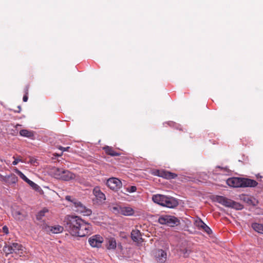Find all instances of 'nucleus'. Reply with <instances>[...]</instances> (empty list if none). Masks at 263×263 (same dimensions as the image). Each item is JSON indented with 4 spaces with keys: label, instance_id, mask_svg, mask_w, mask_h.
<instances>
[{
    "label": "nucleus",
    "instance_id": "32",
    "mask_svg": "<svg viewBox=\"0 0 263 263\" xmlns=\"http://www.w3.org/2000/svg\"><path fill=\"white\" fill-rule=\"evenodd\" d=\"M137 190V187L136 186H130L126 188V191L128 193H134L136 192Z\"/></svg>",
    "mask_w": 263,
    "mask_h": 263
},
{
    "label": "nucleus",
    "instance_id": "10",
    "mask_svg": "<svg viewBox=\"0 0 263 263\" xmlns=\"http://www.w3.org/2000/svg\"><path fill=\"white\" fill-rule=\"evenodd\" d=\"M227 184L233 187H239L242 186V178L237 177L230 178L227 180Z\"/></svg>",
    "mask_w": 263,
    "mask_h": 263
},
{
    "label": "nucleus",
    "instance_id": "11",
    "mask_svg": "<svg viewBox=\"0 0 263 263\" xmlns=\"http://www.w3.org/2000/svg\"><path fill=\"white\" fill-rule=\"evenodd\" d=\"M215 200L219 203L229 208H230L231 206H232V203H233L232 200L222 196H216L215 197Z\"/></svg>",
    "mask_w": 263,
    "mask_h": 263
},
{
    "label": "nucleus",
    "instance_id": "28",
    "mask_svg": "<svg viewBox=\"0 0 263 263\" xmlns=\"http://www.w3.org/2000/svg\"><path fill=\"white\" fill-rule=\"evenodd\" d=\"M230 208H234L236 210H239L242 209L243 206L241 204H240L238 202H236L234 201H233V203H232V206H231Z\"/></svg>",
    "mask_w": 263,
    "mask_h": 263
},
{
    "label": "nucleus",
    "instance_id": "22",
    "mask_svg": "<svg viewBox=\"0 0 263 263\" xmlns=\"http://www.w3.org/2000/svg\"><path fill=\"white\" fill-rule=\"evenodd\" d=\"M20 135L21 136L27 137L30 139H34V132L33 131L27 129H21L20 131Z\"/></svg>",
    "mask_w": 263,
    "mask_h": 263
},
{
    "label": "nucleus",
    "instance_id": "31",
    "mask_svg": "<svg viewBox=\"0 0 263 263\" xmlns=\"http://www.w3.org/2000/svg\"><path fill=\"white\" fill-rule=\"evenodd\" d=\"M27 183L29 184L32 187V189L35 190H37L39 186L36 184L34 182L31 181L30 180H28V181L27 182Z\"/></svg>",
    "mask_w": 263,
    "mask_h": 263
},
{
    "label": "nucleus",
    "instance_id": "39",
    "mask_svg": "<svg viewBox=\"0 0 263 263\" xmlns=\"http://www.w3.org/2000/svg\"><path fill=\"white\" fill-rule=\"evenodd\" d=\"M249 201H250V202H251V203H252V200H250V199H248V202L249 203Z\"/></svg>",
    "mask_w": 263,
    "mask_h": 263
},
{
    "label": "nucleus",
    "instance_id": "24",
    "mask_svg": "<svg viewBox=\"0 0 263 263\" xmlns=\"http://www.w3.org/2000/svg\"><path fill=\"white\" fill-rule=\"evenodd\" d=\"M50 231L55 234L59 233L62 232L63 231V227L60 226H56L54 227H48Z\"/></svg>",
    "mask_w": 263,
    "mask_h": 263
},
{
    "label": "nucleus",
    "instance_id": "21",
    "mask_svg": "<svg viewBox=\"0 0 263 263\" xmlns=\"http://www.w3.org/2000/svg\"><path fill=\"white\" fill-rule=\"evenodd\" d=\"M117 247V242L114 238L107 239L106 247L108 250L115 249Z\"/></svg>",
    "mask_w": 263,
    "mask_h": 263
},
{
    "label": "nucleus",
    "instance_id": "14",
    "mask_svg": "<svg viewBox=\"0 0 263 263\" xmlns=\"http://www.w3.org/2000/svg\"><path fill=\"white\" fill-rule=\"evenodd\" d=\"M196 226L208 234L212 233V231L211 229L201 219H199L195 221Z\"/></svg>",
    "mask_w": 263,
    "mask_h": 263
},
{
    "label": "nucleus",
    "instance_id": "6",
    "mask_svg": "<svg viewBox=\"0 0 263 263\" xmlns=\"http://www.w3.org/2000/svg\"><path fill=\"white\" fill-rule=\"evenodd\" d=\"M153 174L168 180L176 178L177 177L176 174L164 170H155L153 171Z\"/></svg>",
    "mask_w": 263,
    "mask_h": 263
},
{
    "label": "nucleus",
    "instance_id": "9",
    "mask_svg": "<svg viewBox=\"0 0 263 263\" xmlns=\"http://www.w3.org/2000/svg\"><path fill=\"white\" fill-rule=\"evenodd\" d=\"M153 254L157 261L158 262H163L166 259V253L162 249L155 250L153 252Z\"/></svg>",
    "mask_w": 263,
    "mask_h": 263
},
{
    "label": "nucleus",
    "instance_id": "18",
    "mask_svg": "<svg viewBox=\"0 0 263 263\" xmlns=\"http://www.w3.org/2000/svg\"><path fill=\"white\" fill-rule=\"evenodd\" d=\"M14 218L18 220H23L27 216V213L24 211H14L13 212Z\"/></svg>",
    "mask_w": 263,
    "mask_h": 263
},
{
    "label": "nucleus",
    "instance_id": "19",
    "mask_svg": "<svg viewBox=\"0 0 263 263\" xmlns=\"http://www.w3.org/2000/svg\"><path fill=\"white\" fill-rule=\"evenodd\" d=\"M103 149L105 151L106 154L111 156H119L120 155V153L115 151L113 147L109 146H105L103 147Z\"/></svg>",
    "mask_w": 263,
    "mask_h": 263
},
{
    "label": "nucleus",
    "instance_id": "37",
    "mask_svg": "<svg viewBox=\"0 0 263 263\" xmlns=\"http://www.w3.org/2000/svg\"><path fill=\"white\" fill-rule=\"evenodd\" d=\"M69 148H70V147H63L62 146H60L59 147V149L62 150L63 151H68Z\"/></svg>",
    "mask_w": 263,
    "mask_h": 263
},
{
    "label": "nucleus",
    "instance_id": "36",
    "mask_svg": "<svg viewBox=\"0 0 263 263\" xmlns=\"http://www.w3.org/2000/svg\"><path fill=\"white\" fill-rule=\"evenodd\" d=\"M30 162L31 164H33L34 165H36V163H37L36 160L35 159H30Z\"/></svg>",
    "mask_w": 263,
    "mask_h": 263
},
{
    "label": "nucleus",
    "instance_id": "1",
    "mask_svg": "<svg viewBox=\"0 0 263 263\" xmlns=\"http://www.w3.org/2000/svg\"><path fill=\"white\" fill-rule=\"evenodd\" d=\"M65 228L72 236L78 237H84L91 231V226L77 216L67 217Z\"/></svg>",
    "mask_w": 263,
    "mask_h": 263
},
{
    "label": "nucleus",
    "instance_id": "15",
    "mask_svg": "<svg viewBox=\"0 0 263 263\" xmlns=\"http://www.w3.org/2000/svg\"><path fill=\"white\" fill-rule=\"evenodd\" d=\"M93 193L97 199L100 201H104L106 199L105 194L101 191L100 187L98 186L93 189Z\"/></svg>",
    "mask_w": 263,
    "mask_h": 263
},
{
    "label": "nucleus",
    "instance_id": "5",
    "mask_svg": "<svg viewBox=\"0 0 263 263\" xmlns=\"http://www.w3.org/2000/svg\"><path fill=\"white\" fill-rule=\"evenodd\" d=\"M23 250V247L22 245L17 242L6 245L3 248V251L6 256L12 253L22 254Z\"/></svg>",
    "mask_w": 263,
    "mask_h": 263
},
{
    "label": "nucleus",
    "instance_id": "33",
    "mask_svg": "<svg viewBox=\"0 0 263 263\" xmlns=\"http://www.w3.org/2000/svg\"><path fill=\"white\" fill-rule=\"evenodd\" d=\"M13 159H14V160L12 162V164L13 165H17L19 162H22L21 159L15 158V157H13Z\"/></svg>",
    "mask_w": 263,
    "mask_h": 263
},
{
    "label": "nucleus",
    "instance_id": "20",
    "mask_svg": "<svg viewBox=\"0 0 263 263\" xmlns=\"http://www.w3.org/2000/svg\"><path fill=\"white\" fill-rule=\"evenodd\" d=\"M134 214V210L129 206H121L120 214L125 216H132Z\"/></svg>",
    "mask_w": 263,
    "mask_h": 263
},
{
    "label": "nucleus",
    "instance_id": "12",
    "mask_svg": "<svg viewBox=\"0 0 263 263\" xmlns=\"http://www.w3.org/2000/svg\"><path fill=\"white\" fill-rule=\"evenodd\" d=\"M178 205V201L172 197L166 196L164 206L168 208H174Z\"/></svg>",
    "mask_w": 263,
    "mask_h": 263
},
{
    "label": "nucleus",
    "instance_id": "4",
    "mask_svg": "<svg viewBox=\"0 0 263 263\" xmlns=\"http://www.w3.org/2000/svg\"><path fill=\"white\" fill-rule=\"evenodd\" d=\"M158 222L163 225L173 227L180 223V220L176 217L170 215H162L159 217Z\"/></svg>",
    "mask_w": 263,
    "mask_h": 263
},
{
    "label": "nucleus",
    "instance_id": "23",
    "mask_svg": "<svg viewBox=\"0 0 263 263\" xmlns=\"http://www.w3.org/2000/svg\"><path fill=\"white\" fill-rule=\"evenodd\" d=\"M17 176L13 174L6 177L5 179V181L9 184H15L17 181Z\"/></svg>",
    "mask_w": 263,
    "mask_h": 263
},
{
    "label": "nucleus",
    "instance_id": "13",
    "mask_svg": "<svg viewBox=\"0 0 263 263\" xmlns=\"http://www.w3.org/2000/svg\"><path fill=\"white\" fill-rule=\"evenodd\" d=\"M166 199V196L156 194L154 195L152 197V200L156 203L158 204L161 206H164L165 200Z\"/></svg>",
    "mask_w": 263,
    "mask_h": 263
},
{
    "label": "nucleus",
    "instance_id": "8",
    "mask_svg": "<svg viewBox=\"0 0 263 263\" xmlns=\"http://www.w3.org/2000/svg\"><path fill=\"white\" fill-rule=\"evenodd\" d=\"M104 241L103 238L99 235H95L88 239V242L93 248H100Z\"/></svg>",
    "mask_w": 263,
    "mask_h": 263
},
{
    "label": "nucleus",
    "instance_id": "35",
    "mask_svg": "<svg viewBox=\"0 0 263 263\" xmlns=\"http://www.w3.org/2000/svg\"><path fill=\"white\" fill-rule=\"evenodd\" d=\"M2 230L3 232L6 234H8L9 233V230L6 226H5L3 227Z\"/></svg>",
    "mask_w": 263,
    "mask_h": 263
},
{
    "label": "nucleus",
    "instance_id": "38",
    "mask_svg": "<svg viewBox=\"0 0 263 263\" xmlns=\"http://www.w3.org/2000/svg\"><path fill=\"white\" fill-rule=\"evenodd\" d=\"M17 108H18V109H17V110H15V112H20V111H21V106H17Z\"/></svg>",
    "mask_w": 263,
    "mask_h": 263
},
{
    "label": "nucleus",
    "instance_id": "2",
    "mask_svg": "<svg viewBox=\"0 0 263 263\" xmlns=\"http://www.w3.org/2000/svg\"><path fill=\"white\" fill-rule=\"evenodd\" d=\"M65 199L72 203V208L74 211L84 216H89L91 214V210L84 205L82 203L75 199H71L70 196H66Z\"/></svg>",
    "mask_w": 263,
    "mask_h": 263
},
{
    "label": "nucleus",
    "instance_id": "27",
    "mask_svg": "<svg viewBox=\"0 0 263 263\" xmlns=\"http://www.w3.org/2000/svg\"><path fill=\"white\" fill-rule=\"evenodd\" d=\"M47 212L48 210L46 209H44L42 211H40L36 215V219L37 220H41L43 217L45 216V214Z\"/></svg>",
    "mask_w": 263,
    "mask_h": 263
},
{
    "label": "nucleus",
    "instance_id": "16",
    "mask_svg": "<svg viewBox=\"0 0 263 263\" xmlns=\"http://www.w3.org/2000/svg\"><path fill=\"white\" fill-rule=\"evenodd\" d=\"M258 183L254 180L248 178H242L241 187H254L257 185Z\"/></svg>",
    "mask_w": 263,
    "mask_h": 263
},
{
    "label": "nucleus",
    "instance_id": "29",
    "mask_svg": "<svg viewBox=\"0 0 263 263\" xmlns=\"http://www.w3.org/2000/svg\"><path fill=\"white\" fill-rule=\"evenodd\" d=\"M16 173H17V174L23 180H24L25 182H27L28 181V180H29V179L22 172H21L20 171L18 170H16Z\"/></svg>",
    "mask_w": 263,
    "mask_h": 263
},
{
    "label": "nucleus",
    "instance_id": "30",
    "mask_svg": "<svg viewBox=\"0 0 263 263\" xmlns=\"http://www.w3.org/2000/svg\"><path fill=\"white\" fill-rule=\"evenodd\" d=\"M121 210V206L116 205L112 207L111 211L112 212L117 214H120V211Z\"/></svg>",
    "mask_w": 263,
    "mask_h": 263
},
{
    "label": "nucleus",
    "instance_id": "34",
    "mask_svg": "<svg viewBox=\"0 0 263 263\" xmlns=\"http://www.w3.org/2000/svg\"><path fill=\"white\" fill-rule=\"evenodd\" d=\"M28 91V88H26V95H25L24 96L23 98V100L24 102H27L28 100V96H27Z\"/></svg>",
    "mask_w": 263,
    "mask_h": 263
},
{
    "label": "nucleus",
    "instance_id": "25",
    "mask_svg": "<svg viewBox=\"0 0 263 263\" xmlns=\"http://www.w3.org/2000/svg\"><path fill=\"white\" fill-rule=\"evenodd\" d=\"M252 228L258 233H262L263 224L258 223H253L252 224Z\"/></svg>",
    "mask_w": 263,
    "mask_h": 263
},
{
    "label": "nucleus",
    "instance_id": "7",
    "mask_svg": "<svg viewBox=\"0 0 263 263\" xmlns=\"http://www.w3.org/2000/svg\"><path fill=\"white\" fill-rule=\"evenodd\" d=\"M107 186L114 191H118L122 186L121 181L117 178H110L107 180Z\"/></svg>",
    "mask_w": 263,
    "mask_h": 263
},
{
    "label": "nucleus",
    "instance_id": "26",
    "mask_svg": "<svg viewBox=\"0 0 263 263\" xmlns=\"http://www.w3.org/2000/svg\"><path fill=\"white\" fill-rule=\"evenodd\" d=\"M180 252L183 254L184 257H187L189 256L190 253L192 252V250L189 248H184L181 249Z\"/></svg>",
    "mask_w": 263,
    "mask_h": 263
},
{
    "label": "nucleus",
    "instance_id": "17",
    "mask_svg": "<svg viewBox=\"0 0 263 263\" xmlns=\"http://www.w3.org/2000/svg\"><path fill=\"white\" fill-rule=\"evenodd\" d=\"M131 238L135 242L141 241L142 238L140 230L137 229L133 230L131 232Z\"/></svg>",
    "mask_w": 263,
    "mask_h": 263
},
{
    "label": "nucleus",
    "instance_id": "3",
    "mask_svg": "<svg viewBox=\"0 0 263 263\" xmlns=\"http://www.w3.org/2000/svg\"><path fill=\"white\" fill-rule=\"evenodd\" d=\"M51 173L55 178L64 181H68L76 178L74 174L63 168L54 167L52 169Z\"/></svg>",
    "mask_w": 263,
    "mask_h": 263
}]
</instances>
